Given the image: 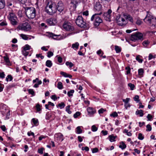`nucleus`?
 I'll list each match as a JSON object with an SVG mask.
<instances>
[{"label": "nucleus", "mask_w": 156, "mask_h": 156, "mask_svg": "<svg viewBox=\"0 0 156 156\" xmlns=\"http://www.w3.org/2000/svg\"><path fill=\"white\" fill-rule=\"evenodd\" d=\"M125 132L126 133V134L129 136H131L132 134L130 132H128V130L126 129L124 130Z\"/></svg>", "instance_id": "50"}, {"label": "nucleus", "mask_w": 156, "mask_h": 156, "mask_svg": "<svg viewBox=\"0 0 156 156\" xmlns=\"http://www.w3.org/2000/svg\"><path fill=\"white\" fill-rule=\"evenodd\" d=\"M57 87L59 89H62L63 88V86L61 82H58L57 84Z\"/></svg>", "instance_id": "28"}, {"label": "nucleus", "mask_w": 156, "mask_h": 156, "mask_svg": "<svg viewBox=\"0 0 156 156\" xmlns=\"http://www.w3.org/2000/svg\"><path fill=\"white\" fill-rule=\"evenodd\" d=\"M147 118L148 119V120L150 121L152 118V116L151 115L148 114L147 116Z\"/></svg>", "instance_id": "60"}, {"label": "nucleus", "mask_w": 156, "mask_h": 156, "mask_svg": "<svg viewBox=\"0 0 156 156\" xmlns=\"http://www.w3.org/2000/svg\"><path fill=\"white\" fill-rule=\"evenodd\" d=\"M109 140L111 142H113L115 141V137L114 136H109Z\"/></svg>", "instance_id": "37"}, {"label": "nucleus", "mask_w": 156, "mask_h": 156, "mask_svg": "<svg viewBox=\"0 0 156 156\" xmlns=\"http://www.w3.org/2000/svg\"><path fill=\"white\" fill-rule=\"evenodd\" d=\"M79 46V44L78 42H76L75 43L73 44L72 45V48L75 50H77Z\"/></svg>", "instance_id": "15"}, {"label": "nucleus", "mask_w": 156, "mask_h": 156, "mask_svg": "<svg viewBox=\"0 0 156 156\" xmlns=\"http://www.w3.org/2000/svg\"><path fill=\"white\" fill-rule=\"evenodd\" d=\"M138 138L139 140H142L144 139V137L141 133H140L138 134Z\"/></svg>", "instance_id": "47"}, {"label": "nucleus", "mask_w": 156, "mask_h": 156, "mask_svg": "<svg viewBox=\"0 0 156 156\" xmlns=\"http://www.w3.org/2000/svg\"><path fill=\"white\" fill-rule=\"evenodd\" d=\"M112 12L111 9L108 10L107 12L104 13L103 15L104 17L105 20L107 21H110L111 17V14Z\"/></svg>", "instance_id": "13"}, {"label": "nucleus", "mask_w": 156, "mask_h": 156, "mask_svg": "<svg viewBox=\"0 0 156 156\" xmlns=\"http://www.w3.org/2000/svg\"><path fill=\"white\" fill-rule=\"evenodd\" d=\"M125 21V20L124 18H123L122 17H120L118 20V22H122V23H118V24L119 25L122 26L123 24H124V23Z\"/></svg>", "instance_id": "16"}, {"label": "nucleus", "mask_w": 156, "mask_h": 156, "mask_svg": "<svg viewBox=\"0 0 156 156\" xmlns=\"http://www.w3.org/2000/svg\"><path fill=\"white\" fill-rule=\"evenodd\" d=\"M74 92V90H72L69 91L67 92V95L69 97H72L73 96V94Z\"/></svg>", "instance_id": "26"}, {"label": "nucleus", "mask_w": 156, "mask_h": 156, "mask_svg": "<svg viewBox=\"0 0 156 156\" xmlns=\"http://www.w3.org/2000/svg\"><path fill=\"white\" fill-rule=\"evenodd\" d=\"M25 10V13L27 17L29 19H33L35 16L36 10L33 7H23Z\"/></svg>", "instance_id": "2"}, {"label": "nucleus", "mask_w": 156, "mask_h": 156, "mask_svg": "<svg viewBox=\"0 0 156 156\" xmlns=\"http://www.w3.org/2000/svg\"><path fill=\"white\" fill-rule=\"evenodd\" d=\"M144 21L151 26H155L156 25V18L149 12H147L145 18L144 19Z\"/></svg>", "instance_id": "3"}, {"label": "nucleus", "mask_w": 156, "mask_h": 156, "mask_svg": "<svg viewBox=\"0 0 156 156\" xmlns=\"http://www.w3.org/2000/svg\"><path fill=\"white\" fill-rule=\"evenodd\" d=\"M118 115L117 113L116 112H114L110 114V116H112L113 117H117Z\"/></svg>", "instance_id": "45"}, {"label": "nucleus", "mask_w": 156, "mask_h": 156, "mask_svg": "<svg viewBox=\"0 0 156 156\" xmlns=\"http://www.w3.org/2000/svg\"><path fill=\"white\" fill-rule=\"evenodd\" d=\"M22 53L25 56H27L29 54V52L28 51H27L26 50H23L22 51Z\"/></svg>", "instance_id": "49"}, {"label": "nucleus", "mask_w": 156, "mask_h": 156, "mask_svg": "<svg viewBox=\"0 0 156 156\" xmlns=\"http://www.w3.org/2000/svg\"><path fill=\"white\" fill-rule=\"evenodd\" d=\"M126 147V145L123 142H121L120 143V145L119 146V147L121 148L123 150Z\"/></svg>", "instance_id": "20"}, {"label": "nucleus", "mask_w": 156, "mask_h": 156, "mask_svg": "<svg viewBox=\"0 0 156 156\" xmlns=\"http://www.w3.org/2000/svg\"><path fill=\"white\" fill-rule=\"evenodd\" d=\"M87 110L88 113L90 114H94L96 112L95 110L92 107H89Z\"/></svg>", "instance_id": "14"}, {"label": "nucleus", "mask_w": 156, "mask_h": 156, "mask_svg": "<svg viewBox=\"0 0 156 156\" xmlns=\"http://www.w3.org/2000/svg\"><path fill=\"white\" fill-rule=\"evenodd\" d=\"M106 111L105 109L103 108H101V109H99L98 111V113L99 114L103 113L104 112Z\"/></svg>", "instance_id": "52"}, {"label": "nucleus", "mask_w": 156, "mask_h": 156, "mask_svg": "<svg viewBox=\"0 0 156 156\" xmlns=\"http://www.w3.org/2000/svg\"><path fill=\"white\" fill-rule=\"evenodd\" d=\"M7 25L6 21H3L0 23V25L2 26H5Z\"/></svg>", "instance_id": "61"}, {"label": "nucleus", "mask_w": 156, "mask_h": 156, "mask_svg": "<svg viewBox=\"0 0 156 156\" xmlns=\"http://www.w3.org/2000/svg\"><path fill=\"white\" fill-rule=\"evenodd\" d=\"M46 22L50 26L56 25L57 22V19L55 18H51L46 20Z\"/></svg>", "instance_id": "12"}, {"label": "nucleus", "mask_w": 156, "mask_h": 156, "mask_svg": "<svg viewBox=\"0 0 156 156\" xmlns=\"http://www.w3.org/2000/svg\"><path fill=\"white\" fill-rule=\"evenodd\" d=\"M82 150L83 151L85 150V151H87L89 150V148L87 147H82Z\"/></svg>", "instance_id": "58"}, {"label": "nucleus", "mask_w": 156, "mask_h": 156, "mask_svg": "<svg viewBox=\"0 0 156 156\" xmlns=\"http://www.w3.org/2000/svg\"><path fill=\"white\" fill-rule=\"evenodd\" d=\"M62 27L66 31H73L74 30L75 28L73 25L70 22H65L63 23Z\"/></svg>", "instance_id": "7"}, {"label": "nucleus", "mask_w": 156, "mask_h": 156, "mask_svg": "<svg viewBox=\"0 0 156 156\" xmlns=\"http://www.w3.org/2000/svg\"><path fill=\"white\" fill-rule=\"evenodd\" d=\"M138 74L141 77L142 76L144 73V71L143 69H140L138 70Z\"/></svg>", "instance_id": "27"}, {"label": "nucleus", "mask_w": 156, "mask_h": 156, "mask_svg": "<svg viewBox=\"0 0 156 156\" xmlns=\"http://www.w3.org/2000/svg\"><path fill=\"white\" fill-rule=\"evenodd\" d=\"M102 8V5L100 2H97L95 3L94 5V9L95 12H101Z\"/></svg>", "instance_id": "11"}, {"label": "nucleus", "mask_w": 156, "mask_h": 156, "mask_svg": "<svg viewBox=\"0 0 156 156\" xmlns=\"http://www.w3.org/2000/svg\"><path fill=\"white\" fill-rule=\"evenodd\" d=\"M27 135L29 136L30 135H32L34 137L35 136L34 133L33 132H31V131L27 133Z\"/></svg>", "instance_id": "59"}, {"label": "nucleus", "mask_w": 156, "mask_h": 156, "mask_svg": "<svg viewBox=\"0 0 156 156\" xmlns=\"http://www.w3.org/2000/svg\"><path fill=\"white\" fill-rule=\"evenodd\" d=\"M102 13V12H101L98 13H95L91 16L90 20L91 21H94V24L95 26H98L102 22V20L98 16V15H100Z\"/></svg>", "instance_id": "4"}, {"label": "nucleus", "mask_w": 156, "mask_h": 156, "mask_svg": "<svg viewBox=\"0 0 156 156\" xmlns=\"http://www.w3.org/2000/svg\"><path fill=\"white\" fill-rule=\"evenodd\" d=\"M31 121L33 123L34 125L35 126H37L38 124V120L36 119H32Z\"/></svg>", "instance_id": "23"}, {"label": "nucleus", "mask_w": 156, "mask_h": 156, "mask_svg": "<svg viewBox=\"0 0 156 156\" xmlns=\"http://www.w3.org/2000/svg\"><path fill=\"white\" fill-rule=\"evenodd\" d=\"M66 66H69L70 68H71L74 65L72 62H66Z\"/></svg>", "instance_id": "32"}, {"label": "nucleus", "mask_w": 156, "mask_h": 156, "mask_svg": "<svg viewBox=\"0 0 156 156\" xmlns=\"http://www.w3.org/2000/svg\"><path fill=\"white\" fill-rule=\"evenodd\" d=\"M51 97L52 99L55 101L57 99V98L55 95H52Z\"/></svg>", "instance_id": "63"}, {"label": "nucleus", "mask_w": 156, "mask_h": 156, "mask_svg": "<svg viewBox=\"0 0 156 156\" xmlns=\"http://www.w3.org/2000/svg\"><path fill=\"white\" fill-rule=\"evenodd\" d=\"M29 93L32 94L33 96L35 95V92L34 90L32 89H29L28 90Z\"/></svg>", "instance_id": "33"}, {"label": "nucleus", "mask_w": 156, "mask_h": 156, "mask_svg": "<svg viewBox=\"0 0 156 156\" xmlns=\"http://www.w3.org/2000/svg\"><path fill=\"white\" fill-rule=\"evenodd\" d=\"M44 150V148L43 147L41 148L38 149V152L39 153L42 154H43V151Z\"/></svg>", "instance_id": "48"}, {"label": "nucleus", "mask_w": 156, "mask_h": 156, "mask_svg": "<svg viewBox=\"0 0 156 156\" xmlns=\"http://www.w3.org/2000/svg\"><path fill=\"white\" fill-rule=\"evenodd\" d=\"M60 74L61 75H62L63 76H64L65 77H67L68 74H67L66 73L63 72H60Z\"/></svg>", "instance_id": "55"}, {"label": "nucleus", "mask_w": 156, "mask_h": 156, "mask_svg": "<svg viewBox=\"0 0 156 156\" xmlns=\"http://www.w3.org/2000/svg\"><path fill=\"white\" fill-rule=\"evenodd\" d=\"M36 108L37 111V112H39L41 110L40 106L39 104H37L36 105Z\"/></svg>", "instance_id": "57"}, {"label": "nucleus", "mask_w": 156, "mask_h": 156, "mask_svg": "<svg viewBox=\"0 0 156 156\" xmlns=\"http://www.w3.org/2000/svg\"><path fill=\"white\" fill-rule=\"evenodd\" d=\"M155 58V56L153 55L152 54H150L148 56V60H151L152 58Z\"/></svg>", "instance_id": "43"}, {"label": "nucleus", "mask_w": 156, "mask_h": 156, "mask_svg": "<svg viewBox=\"0 0 156 156\" xmlns=\"http://www.w3.org/2000/svg\"><path fill=\"white\" fill-rule=\"evenodd\" d=\"M141 57V56L138 55L136 56V60L140 63H142L143 61V60L140 58Z\"/></svg>", "instance_id": "25"}, {"label": "nucleus", "mask_w": 156, "mask_h": 156, "mask_svg": "<svg viewBox=\"0 0 156 156\" xmlns=\"http://www.w3.org/2000/svg\"><path fill=\"white\" fill-rule=\"evenodd\" d=\"M9 79V81H11L12 80V77L11 75H9L7 76V77L6 78V80L7 81H8V79Z\"/></svg>", "instance_id": "39"}, {"label": "nucleus", "mask_w": 156, "mask_h": 156, "mask_svg": "<svg viewBox=\"0 0 156 156\" xmlns=\"http://www.w3.org/2000/svg\"><path fill=\"white\" fill-rule=\"evenodd\" d=\"M5 6V2L4 0H0V9H3Z\"/></svg>", "instance_id": "21"}, {"label": "nucleus", "mask_w": 156, "mask_h": 156, "mask_svg": "<svg viewBox=\"0 0 156 156\" xmlns=\"http://www.w3.org/2000/svg\"><path fill=\"white\" fill-rule=\"evenodd\" d=\"M133 99L135 101H136L137 103H138L139 102V97L138 95H136L134 98Z\"/></svg>", "instance_id": "40"}, {"label": "nucleus", "mask_w": 156, "mask_h": 156, "mask_svg": "<svg viewBox=\"0 0 156 156\" xmlns=\"http://www.w3.org/2000/svg\"><path fill=\"white\" fill-rule=\"evenodd\" d=\"M80 113L79 112H76L74 115V118H76L78 116L80 115Z\"/></svg>", "instance_id": "51"}, {"label": "nucleus", "mask_w": 156, "mask_h": 156, "mask_svg": "<svg viewBox=\"0 0 156 156\" xmlns=\"http://www.w3.org/2000/svg\"><path fill=\"white\" fill-rule=\"evenodd\" d=\"M58 106L59 107L60 109H62L65 106V104L63 102H62L58 105Z\"/></svg>", "instance_id": "35"}, {"label": "nucleus", "mask_w": 156, "mask_h": 156, "mask_svg": "<svg viewBox=\"0 0 156 156\" xmlns=\"http://www.w3.org/2000/svg\"><path fill=\"white\" fill-rule=\"evenodd\" d=\"M115 49L117 53H119L121 51L120 48L119 47L117 46H115Z\"/></svg>", "instance_id": "31"}, {"label": "nucleus", "mask_w": 156, "mask_h": 156, "mask_svg": "<svg viewBox=\"0 0 156 156\" xmlns=\"http://www.w3.org/2000/svg\"><path fill=\"white\" fill-rule=\"evenodd\" d=\"M83 15H85L86 16H87L88 15V11H86L83 12Z\"/></svg>", "instance_id": "64"}, {"label": "nucleus", "mask_w": 156, "mask_h": 156, "mask_svg": "<svg viewBox=\"0 0 156 156\" xmlns=\"http://www.w3.org/2000/svg\"><path fill=\"white\" fill-rule=\"evenodd\" d=\"M30 46L28 44H26L24 47L23 50H25L26 51L27 50H29L30 49Z\"/></svg>", "instance_id": "38"}, {"label": "nucleus", "mask_w": 156, "mask_h": 156, "mask_svg": "<svg viewBox=\"0 0 156 156\" xmlns=\"http://www.w3.org/2000/svg\"><path fill=\"white\" fill-rule=\"evenodd\" d=\"M127 18L130 21L133 22V19L130 15H128L127 16Z\"/></svg>", "instance_id": "56"}, {"label": "nucleus", "mask_w": 156, "mask_h": 156, "mask_svg": "<svg viewBox=\"0 0 156 156\" xmlns=\"http://www.w3.org/2000/svg\"><path fill=\"white\" fill-rule=\"evenodd\" d=\"M20 36L24 40H27L28 37L27 35L21 34H20Z\"/></svg>", "instance_id": "29"}, {"label": "nucleus", "mask_w": 156, "mask_h": 156, "mask_svg": "<svg viewBox=\"0 0 156 156\" xmlns=\"http://www.w3.org/2000/svg\"><path fill=\"white\" fill-rule=\"evenodd\" d=\"M128 86L129 87L131 90H133L134 89V88L135 87L133 84H132L131 83H129L128 84Z\"/></svg>", "instance_id": "36"}, {"label": "nucleus", "mask_w": 156, "mask_h": 156, "mask_svg": "<svg viewBox=\"0 0 156 156\" xmlns=\"http://www.w3.org/2000/svg\"><path fill=\"white\" fill-rule=\"evenodd\" d=\"M143 38V34H142L137 32L131 35L130 37V40L133 41H135L139 40H141Z\"/></svg>", "instance_id": "8"}, {"label": "nucleus", "mask_w": 156, "mask_h": 156, "mask_svg": "<svg viewBox=\"0 0 156 156\" xmlns=\"http://www.w3.org/2000/svg\"><path fill=\"white\" fill-rule=\"evenodd\" d=\"M130 100V98H127L126 99H123V101L124 102L125 104L128 103L129 101Z\"/></svg>", "instance_id": "53"}, {"label": "nucleus", "mask_w": 156, "mask_h": 156, "mask_svg": "<svg viewBox=\"0 0 156 156\" xmlns=\"http://www.w3.org/2000/svg\"><path fill=\"white\" fill-rule=\"evenodd\" d=\"M18 28L25 31H28L31 29V27L28 23L25 22L19 25L18 27Z\"/></svg>", "instance_id": "6"}, {"label": "nucleus", "mask_w": 156, "mask_h": 156, "mask_svg": "<svg viewBox=\"0 0 156 156\" xmlns=\"http://www.w3.org/2000/svg\"><path fill=\"white\" fill-rule=\"evenodd\" d=\"M126 74H128L130 73V68L129 66H127L126 68Z\"/></svg>", "instance_id": "41"}, {"label": "nucleus", "mask_w": 156, "mask_h": 156, "mask_svg": "<svg viewBox=\"0 0 156 156\" xmlns=\"http://www.w3.org/2000/svg\"><path fill=\"white\" fill-rule=\"evenodd\" d=\"M64 9L63 4L61 1L58 2L57 6L55 3L49 2L46 7V12L50 15L55 13L57 10L59 12H62Z\"/></svg>", "instance_id": "1"}, {"label": "nucleus", "mask_w": 156, "mask_h": 156, "mask_svg": "<svg viewBox=\"0 0 156 156\" xmlns=\"http://www.w3.org/2000/svg\"><path fill=\"white\" fill-rule=\"evenodd\" d=\"M51 117V114L50 112H48L46 114V119L47 120L50 119Z\"/></svg>", "instance_id": "34"}, {"label": "nucleus", "mask_w": 156, "mask_h": 156, "mask_svg": "<svg viewBox=\"0 0 156 156\" xmlns=\"http://www.w3.org/2000/svg\"><path fill=\"white\" fill-rule=\"evenodd\" d=\"M98 151V149L97 148H94L92 149V152L95 153L97 152Z\"/></svg>", "instance_id": "54"}, {"label": "nucleus", "mask_w": 156, "mask_h": 156, "mask_svg": "<svg viewBox=\"0 0 156 156\" xmlns=\"http://www.w3.org/2000/svg\"><path fill=\"white\" fill-rule=\"evenodd\" d=\"M76 133L78 134H80L82 133V130L81 129L80 126H78L76 128Z\"/></svg>", "instance_id": "30"}, {"label": "nucleus", "mask_w": 156, "mask_h": 156, "mask_svg": "<svg viewBox=\"0 0 156 156\" xmlns=\"http://www.w3.org/2000/svg\"><path fill=\"white\" fill-rule=\"evenodd\" d=\"M5 77V75L4 72L0 73V78H3Z\"/></svg>", "instance_id": "62"}, {"label": "nucleus", "mask_w": 156, "mask_h": 156, "mask_svg": "<svg viewBox=\"0 0 156 156\" xmlns=\"http://www.w3.org/2000/svg\"><path fill=\"white\" fill-rule=\"evenodd\" d=\"M45 65L48 67H51L52 65V63L51 60H48L46 62Z\"/></svg>", "instance_id": "19"}, {"label": "nucleus", "mask_w": 156, "mask_h": 156, "mask_svg": "<svg viewBox=\"0 0 156 156\" xmlns=\"http://www.w3.org/2000/svg\"><path fill=\"white\" fill-rule=\"evenodd\" d=\"M79 1L77 0H72L70 3V9L71 11H75L77 6L78 5Z\"/></svg>", "instance_id": "10"}, {"label": "nucleus", "mask_w": 156, "mask_h": 156, "mask_svg": "<svg viewBox=\"0 0 156 156\" xmlns=\"http://www.w3.org/2000/svg\"><path fill=\"white\" fill-rule=\"evenodd\" d=\"M76 23L78 26L85 28L87 27L86 23L82 16H78L76 19Z\"/></svg>", "instance_id": "5"}, {"label": "nucleus", "mask_w": 156, "mask_h": 156, "mask_svg": "<svg viewBox=\"0 0 156 156\" xmlns=\"http://www.w3.org/2000/svg\"><path fill=\"white\" fill-rule=\"evenodd\" d=\"M8 17L12 25H17V18L16 15L14 13H10Z\"/></svg>", "instance_id": "9"}, {"label": "nucleus", "mask_w": 156, "mask_h": 156, "mask_svg": "<svg viewBox=\"0 0 156 156\" xmlns=\"http://www.w3.org/2000/svg\"><path fill=\"white\" fill-rule=\"evenodd\" d=\"M91 129L93 131L95 132L97 131L98 128L95 126L94 125L92 126Z\"/></svg>", "instance_id": "42"}, {"label": "nucleus", "mask_w": 156, "mask_h": 156, "mask_svg": "<svg viewBox=\"0 0 156 156\" xmlns=\"http://www.w3.org/2000/svg\"><path fill=\"white\" fill-rule=\"evenodd\" d=\"M3 58H4V60L5 61V62L7 63H10V61L9 60V58L8 57L7 55V54H5V56L3 57Z\"/></svg>", "instance_id": "24"}, {"label": "nucleus", "mask_w": 156, "mask_h": 156, "mask_svg": "<svg viewBox=\"0 0 156 156\" xmlns=\"http://www.w3.org/2000/svg\"><path fill=\"white\" fill-rule=\"evenodd\" d=\"M136 115H139L140 116L142 117L144 115L143 111L142 110H137L136 112Z\"/></svg>", "instance_id": "18"}, {"label": "nucleus", "mask_w": 156, "mask_h": 156, "mask_svg": "<svg viewBox=\"0 0 156 156\" xmlns=\"http://www.w3.org/2000/svg\"><path fill=\"white\" fill-rule=\"evenodd\" d=\"M53 55V53L51 51H48L47 52V56L50 58Z\"/></svg>", "instance_id": "46"}, {"label": "nucleus", "mask_w": 156, "mask_h": 156, "mask_svg": "<svg viewBox=\"0 0 156 156\" xmlns=\"http://www.w3.org/2000/svg\"><path fill=\"white\" fill-rule=\"evenodd\" d=\"M150 41L148 40H145L142 42V44L144 47H146L150 44Z\"/></svg>", "instance_id": "22"}, {"label": "nucleus", "mask_w": 156, "mask_h": 156, "mask_svg": "<svg viewBox=\"0 0 156 156\" xmlns=\"http://www.w3.org/2000/svg\"><path fill=\"white\" fill-rule=\"evenodd\" d=\"M147 131H150L151 130V126L150 124H148L147 126Z\"/></svg>", "instance_id": "44"}, {"label": "nucleus", "mask_w": 156, "mask_h": 156, "mask_svg": "<svg viewBox=\"0 0 156 156\" xmlns=\"http://www.w3.org/2000/svg\"><path fill=\"white\" fill-rule=\"evenodd\" d=\"M48 36L49 37H52L55 39H58L57 37L59 36L58 35H55L52 33H49L48 35Z\"/></svg>", "instance_id": "17"}]
</instances>
